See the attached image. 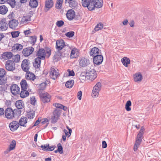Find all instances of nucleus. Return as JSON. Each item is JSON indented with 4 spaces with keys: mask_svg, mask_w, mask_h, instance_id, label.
Segmentation results:
<instances>
[{
    "mask_svg": "<svg viewBox=\"0 0 161 161\" xmlns=\"http://www.w3.org/2000/svg\"><path fill=\"white\" fill-rule=\"evenodd\" d=\"M5 68L6 69L12 71L15 69V64L11 61H8L6 62Z\"/></svg>",
    "mask_w": 161,
    "mask_h": 161,
    "instance_id": "9b49d317",
    "label": "nucleus"
},
{
    "mask_svg": "<svg viewBox=\"0 0 161 161\" xmlns=\"http://www.w3.org/2000/svg\"><path fill=\"white\" fill-rule=\"evenodd\" d=\"M11 92L12 94L16 95L19 92L20 88L16 84L12 85L10 87Z\"/></svg>",
    "mask_w": 161,
    "mask_h": 161,
    "instance_id": "ddd939ff",
    "label": "nucleus"
},
{
    "mask_svg": "<svg viewBox=\"0 0 161 161\" xmlns=\"http://www.w3.org/2000/svg\"><path fill=\"white\" fill-rule=\"evenodd\" d=\"M107 145L106 142L104 141H103L102 142V148H105L107 147Z\"/></svg>",
    "mask_w": 161,
    "mask_h": 161,
    "instance_id": "338daca9",
    "label": "nucleus"
},
{
    "mask_svg": "<svg viewBox=\"0 0 161 161\" xmlns=\"http://www.w3.org/2000/svg\"><path fill=\"white\" fill-rule=\"evenodd\" d=\"M16 142L15 140H13L10 143L8 147L5 151V153H8L12 150H14L16 147Z\"/></svg>",
    "mask_w": 161,
    "mask_h": 161,
    "instance_id": "dca6fc26",
    "label": "nucleus"
},
{
    "mask_svg": "<svg viewBox=\"0 0 161 161\" xmlns=\"http://www.w3.org/2000/svg\"><path fill=\"white\" fill-rule=\"evenodd\" d=\"M6 83L5 80H4L2 78H0V85H3Z\"/></svg>",
    "mask_w": 161,
    "mask_h": 161,
    "instance_id": "69168bd1",
    "label": "nucleus"
},
{
    "mask_svg": "<svg viewBox=\"0 0 161 161\" xmlns=\"http://www.w3.org/2000/svg\"><path fill=\"white\" fill-rule=\"evenodd\" d=\"M103 27V24L101 23H98L95 27L94 30L95 31H98L102 30Z\"/></svg>",
    "mask_w": 161,
    "mask_h": 161,
    "instance_id": "c03bdc74",
    "label": "nucleus"
},
{
    "mask_svg": "<svg viewBox=\"0 0 161 161\" xmlns=\"http://www.w3.org/2000/svg\"><path fill=\"white\" fill-rule=\"evenodd\" d=\"M15 105L16 107L19 109H22L24 107V103L23 101L21 100L17 101Z\"/></svg>",
    "mask_w": 161,
    "mask_h": 161,
    "instance_id": "c9c22d12",
    "label": "nucleus"
},
{
    "mask_svg": "<svg viewBox=\"0 0 161 161\" xmlns=\"http://www.w3.org/2000/svg\"><path fill=\"white\" fill-rule=\"evenodd\" d=\"M74 35V32L72 31H69L65 34V35L69 37H72Z\"/></svg>",
    "mask_w": 161,
    "mask_h": 161,
    "instance_id": "4d7b16f0",
    "label": "nucleus"
},
{
    "mask_svg": "<svg viewBox=\"0 0 161 161\" xmlns=\"http://www.w3.org/2000/svg\"><path fill=\"white\" fill-rule=\"evenodd\" d=\"M21 67L23 71L27 72L30 67L29 60L28 59L23 60L22 62Z\"/></svg>",
    "mask_w": 161,
    "mask_h": 161,
    "instance_id": "423d86ee",
    "label": "nucleus"
},
{
    "mask_svg": "<svg viewBox=\"0 0 161 161\" xmlns=\"http://www.w3.org/2000/svg\"><path fill=\"white\" fill-rule=\"evenodd\" d=\"M8 27V25L5 20L0 21V31H3L6 30Z\"/></svg>",
    "mask_w": 161,
    "mask_h": 161,
    "instance_id": "aec40b11",
    "label": "nucleus"
},
{
    "mask_svg": "<svg viewBox=\"0 0 161 161\" xmlns=\"http://www.w3.org/2000/svg\"><path fill=\"white\" fill-rule=\"evenodd\" d=\"M90 0H82L81 4L82 6L84 7H87L88 4L90 2Z\"/></svg>",
    "mask_w": 161,
    "mask_h": 161,
    "instance_id": "8fccbe9b",
    "label": "nucleus"
},
{
    "mask_svg": "<svg viewBox=\"0 0 161 161\" xmlns=\"http://www.w3.org/2000/svg\"><path fill=\"white\" fill-rule=\"evenodd\" d=\"M49 74L51 78L53 80L56 79L59 75L58 70L53 68H51Z\"/></svg>",
    "mask_w": 161,
    "mask_h": 161,
    "instance_id": "39448f33",
    "label": "nucleus"
},
{
    "mask_svg": "<svg viewBox=\"0 0 161 161\" xmlns=\"http://www.w3.org/2000/svg\"><path fill=\"white\" fill-rule=\"evenodd\" d=\"M103 57L102 55L99 54L96 55L93 57V63L99 65L101 64L103 61Z\"/></svg>",
    "mask_w": 161,
    "mask_h": 161,
    "instance_id": "9d476101",
    "label": "nucleus"
},
{
    "mask_svg": "<svg viewBox=\"0 0 161 161\" xmlns=\"http://www.w3.org/2000/svg\"><path fill=\"white\" fill-rule=\"evenodd\" d=\"M79 78L82 82H84L85 81L86 79H87L86 73H85L83 72L81 73Z\"/></svg>",
    "mask_w": 161,
    "mask_h": 161,
    "instance_id": "7c9ffc66",
    "label": "nucleus"
},
{
    "mask_svg": "<svg viewBox=\"0 0 161 161\" xmlns=\"http://www.w3.org/2000/svg\"><path fill=\"white\" fill-rule=\"evenodd\" d=\"M60 110L56 108L53 111L51 119L53 122H56L58 119L60 115Z\"/></svg>",
    "mask_w": 161,
    "mask_h": 161,
    "instance_id": "6e6552de",
    "label": "nucleus"
},
{
    "mask_svg": "<svg viewBox=\"0 0 161 161\" xmlns=\"http://www.w3.org/2000/svg\"><path fill=\"white\" fill-rule=\"evenodd\" d=\"M64 24V22L62 20L58 21L56 22V25L58 27H60Z\"/></svg>",
    "mask_w": 161,
    "mask_h": 161,
    "instance_id": "bf43d9fd",
    "label": "nucleus"
},
{
    "mask_svg": "<svg viewBox=\"0 0 161 161\" xmlns=\"http://www.w3.org/2000/svg\"><path fill=\"white\" fill-rule=\"evenodd\" d=\"M6 73V71L3 69H0V77H3Z\"/></svg>",
    "mask_w": 161,
    "mask_h": 161,
    "instance_id": "13d9d810",
    "label": "nucleus"
},
{
    "mask_svg": "<svg viewBox=\"0 0 161 161\" xmlns=\"http://www.w3.org/2000/svg\"><path fill=\"white\" fill-rule=\"evenodd\" d=\"M30 21H31V16L30 15H25L21 18L20 23L21 24H26Z\"/></svg>",
    "mask_w": 161,
    "mask_h": 161,
    "instance_id": "393cba45",
    "label": "nucleus"
},
{
    "mask_svg": "<svg viewBox=\"0 0 161 161\" xmlns=\"http://www.w3.org/2000/svg\"><path fill=\"white\" fill-rule=\"evenodd\" d=\"M94 9L100 8L103 6V0H93Z\"/></svg>",
    "mask_w": 161,
    "mask_h": 161,
    "instance_id": "412c9836",
    "label": "nucleus"
},
{
    "mask_svg": "<svg viewBox=\"0 0 161 161\" xmlns=\"http://www.w3.org/2000/svg\"><path fill=\"white\" fill-rule=\"evenodd\" d=\"M69 4L70 7L75 8L77 5V3L75 0H73L72 2H70Z\"/></svg>",
    "mask_w": 161,
    "mask_h": 161,
    "instance_id": "864d4df0",
    "label": "nucleus"
},
{
    "mask_svg": "<svg viewBox=\"0 0 161 161\" xmlns=\"http://www.w3.org/2000/svg\"><path fill=\"white\" fill-rule=\"evenodd\" d=\"M79 65L80 66L85 67L90 64L89 60L85 58H82L79 60Z\"/></svg>",
    "mask_w": 161,
    "mask_h": 161,
    "instance_id": "1a4fd4ad",
    "label": "nucleus"
},
{
    "mask_svg": "<svg viewBox=\"0 0 161 161\" xmlns=\"http://www.w3.org/2000/svg\"><path fill=\"white\" fill-rule=\"evenodd\" d=\"M90 2L88 3L87 8L90 11H92L94 9L93 0H90Z\"/></svg>",
    "mask_w": 161,
    "mask_h": 161,
    "instance_id": "79ce46f5",
    "label": "nucleus"
},
{
    "mask_svg": "<svg viewBox=\"0 0 161 161\" xmlns=\"http://www.w3.org/2000/svg\"><path fill=\"white\" fill-rule=\"evenodd\" d=\"M5 117L8 119H13L14 117V113L11 108H7L5 112Z\"/></svg>",
    "mask_w": 161,
    "mask_h": 161,
    "instance_id": "20e7f679",
    "label": "nucleus"
},
{
    "mask_svg": "<svg viewBox=\"0 0 161 161\" xmlns=\"http://www.w3.org/2000/svg\"><path fill=\"white\" fill-rule=\"evenodd\" d=\"M19 125V124L18 121H13L9 124V126L10 130L14 131L17 129Z\"/></svg>",
    "mask_w": 161,
    "mask_h": 161,
    "instance_id": "f8f14e48",
    "label": "nucleus"
},
{
    "mask_svg": "<svg viewBox=\"0 0 161 161\" xmlns=\"http://www.w3.org/2000/svg\"><path fill=\"white\" fill-rule=\"evenodd\" d=\"M31 103L32 104L34 105L36 102V100L34 97H32L31 98Z\"/></svg>",
    "mask_w": 161,
    "mask_h": 161,
    "instance_id": "052dcab7",
    "label": "nucleus"
},
{
    "mask_svg": "<svg viewBox=\"0 0 161 161\" xmlns=\"http://www.w3.org/2000/svg\"><path fill=\"white\" fill-rule=\"evenodd\" d=\"M20 85L22 90L27 89L28 84L26 80H22L20 82Z\"/></svg>",
    "mask_w": 161,
    "mask_h": 161,
    "instance_id": "58836bf2",
    "label": "nucleus"
},
{
    "mask_svg": "<svg viewBox=\"0 0 161 161\" xmlns=\"http://www.w3.org/2000/svg\"><path fill=\"white\" fill-rule=\"evenodd\" d=\"M13 54L10 52H6L3 53L2 55V57L3 58L7 60L10 59L12 57Z\"/></svg>",
    "mask_w": 161,
    "mask_h": 161,
    "instance_id": "c85d7f7f",
    "label": "nucleus"
},
{
    "mask_svg": "<svg viewBox=\"0 0 161 161\" xmlns=\"http://www.w3.org/2000/svg\"><path fill=\"white\" fill-rule=\"evenodd\" d=\"M57 48L59 50L62 49L65 46V43L63 40H58L56 42Z\"/></svg>",
    "mask_w": 161,
    "mask_h": 161,
    "instance_id": "5701e85b",
    "label": "nucleus"
},
{
    "mask_svg": "<svg viewBox=\"0 0 161 161\" xmlns=\"http://www.w3.org/2000/svg\"><path fill=\"white\" fill-rule=\"evenodd\" d=\"M35 111L33 110H30L27 112V116L30 119H33L35 116Z\"/></svg>",
    "mask_w": 161,
    "mask_h": 161,
    "instance_id": "e433bc0d",
    "label": "nucleus"
},
{
    "mask_svg": "<svg viewBox=\"0 0 161 161\" xmlns=\"http://www.w3.org/2000/svg\"><path fill=\"white\" fill-rule=\"evenodd\" d=\"M7 1L12 7L14 8V7L15 3V0H7Z\"/></svg>",
    "mask_w": 161,
    "mask_h": 161,
    "instance_id": "5fc2aeb1",
    "label": "nucleus"
},
{
    "mask_svg": "<svg viewBox=\"0 0 161 161\" xmlns=\"http://www.w3.org/2000/svg\"><path fill=\"white\" fill-rule=\"evenodd\" d=\"M29 4L31 7L36 8L38 5V3L36 0H31Z\"/></svg>",
    "mask_w": 161,
    "mask_h": 161,
    "instance_id": "a18cd8bd",
    "label": "nucleus"
},
{
    "mask_svg": "<svg viewBox=\"0 0 161 161\" xmlns=\"http://www.w3.org/2000/svg\"><path fill=\"white\" fill-rule=\"evenodd\" d=\"M145 128L143 126H142L141 128V129L137 134L136 137H137L141 139L143 138V135L145 131Z\"/></svg>",
    "mask_w": 161,
    "mask_h": 161,
    "instance_id": "473e14b6",
    "label": "nucleus"
},
{
    "mask_svg": "<svg viewBox=\"0 0 161 161\" xmlns=\"http://www.w3.org/2000/svg\"><path fill=\"white\" fill-rule=\"evenodd\" d=\"M47 85V84L45 82H43L37 85L38 87L39 88V89L38 90L40 91L41 92L42 90H44L46 88Z\"/></svg>",
    "mask_w": 161,
    "mask_h": 161,
    "instance_id": "37998d69",
    "label": "nucleus"
},
{
    "mask_svg": "<svg viewBox=\"0 0 161 161\" xmlns=\"http://www.w3.org/2000/svg\"><path fill=\"white\" fill-rule=\"evenodd\" d=\"M8 11L7 7L5 5H2L0 7V14H4Z\"/></svg>",
    "mask_w": 161,
    "mask_h": 161,
    "instance_id": "4c0bfd02",
    "label": "nucleus"
},
{
    "mask_svg": "<svg viewBox=\"0 0 161 161\" xmlns=\"http://www.w3.org/2000/svg\"><path fill=\"white\" fill-rule=\"evenodd\" d=\"M26 78L27 80H33L35 79V76L33 73L29 72L26 73Z\"/></svg>",
    "mask_w": 161,
    "mask_h": 161,
    "instance_id": "2f4dec72",
    "label": "nucleus"
},
{
    "mask_svg": "<svg viewBox=\"0 0 161 161\" xmlns=\"http://www.w3.org/2000/svg\"><path fill=\"white\" fill-rule=\"evenodd\" d=\"M79 55V51L77 49L74 48H73L71 50L70 54L71 58H77Z\"/></svg>",
    "mask_w": 161,
    "mask_h": 161,
    "instance_id": "2eb2a0df",
    "label": "nucleus"
},
{
    "mask_svg": "<svg viewBox=\"0 0 161 161\" xmlns=\"http://www.w3.org/2000/svg\"><path fill=\"white\" fill-rule=\"evenodd\" d=\"M29 95V92L26 90H22L20 93V97L24 98L27 97Z\"/></svg>",
    "mask_w": 161,
    "mask_h": 161,
    "instance_id": "a19ab883",
    "label": "nucleus"
},
{
    "mask_svg": "<svg viewBox=\"0 0 161 161\" xmlns=\"http://www.w3.org/2000/svg\"><path fill=\"white\" fill-rule=\"evenodd\" d=\"M121 62L123 65L126 67H128L130 64V60L126 57H124L121 59Z\"/></svg>",
    "mask_w": 161,
    "mask_h": 161,
    "instance_id": "cd10ccee",
    "label": "nucleus"
},
{
    "mask_svg": "<svg viewBox=\"0 0 161 161\" xmlns=\"http://www.w3.org/2000/svg\"><path fill=\"white\" fill-rule=\"evenodd\" d=\"M58 152L60 154H62L63 153V147L61 146L60 143H59L58 144Z\"/></svg>",
    "mask_w": 161,
    "mask_h": 161,
    "instance_id": "3c124183",
    "label": "nucleus"
},
{
    "mask_svg": "<svg viewBox=\"0 0 161 161\" xmlns=\"http://www.w3.org/2000/svg\"><path fill=\"white\" fill-rule=\"evenodd\" d=\"M18 22L15 19L11 20L9 23V27L12 29H15L18 26Z\"/></svg>",
    "mask_w": 161,
    "mask_h": 161,
    "instance_id": "bb28decb",
    "label": "nucleus"
},
{
    "mask_svg": "<svg viewBox=\"0 0 161 161\" xmlns=\"http://www.w3.org/2000/svg\"><path fill=\"white\" fill-rule=\"evenodd\" d=\"M53 2L52 0H46L45 10L47 11L53 7Z\"/></svg>",
    "mask_w": 161,
    "mask_h": 161,
    "instance_id": "4be33fe9",
    "label": "nucleus"
},
{
    "mask_svg": "<svg viewBox=\"0 0 161 161\" xmlns=\"http://www.w3.org/2000/svg\"><path fill=\"white\" fill-rule=\"evenodd\" d=\"M142 139L136 137L133 147V150L134 151L136 152L138 150V149L142 141Z\"/></svg>",
    "mask_w": 161,
    "mask_h": 161,
    "instance_id": "a211bd4d",
    "label": "nucleus"
},
{
    "mask_svg": "<svg viewBox=\"0 0 161 161\" xmlns=\"http://www.w3.org/2000/svg\"><path fill=\"white\" fill-rule=\"evenodd\" d=\"M100 54L101 53L99 52V49L96 47L92 48L90 52V56L93 57L96 56V55Z\"/></svg>",
    "mask_w": 161,
    "mask_h": 161,
    "instance_id": "b1692460",
    "label": "nucleus"
},
{
    "mask_svg": "<svg viewBox=\"0 0 161 161\" xmlns=\"http://www.w3.org/2000/svg\"><path fill=\"white\" fill-rule=\"evenodd\" d=\"M75 75V73L73 70L69 69L65 73L64 76L65 77L70 76H73Z\"/></svg>",
    "mask_w": 161,
    "mask_h": 161,
    "instance_id": "c756f323",
    "label": "nucleus"
},
{
    "mask_svg": "<svg viewBox=\"0 0 161 161\" xmlns=\"http://www.w3.org/2000/svg\"><path fill=\"white\" fill-rule=\"evenodd\" d=\"M36 56L40 59H44L46 55V52L45 50L43 49H40L36 53Z\"/></svg>",
    "mask_w": 161,
    "mask_h": 161,
    "instance_id": "4468645a",
    "label": "nucleus"
},
{
    "mask_svg": "<svg viewBox=\"0 0 161 161\" xmlns=\"http://www.w3.org/2000/svg\"><path fill=\"white\" fill-rule=\"evenodd\" d=\"M74 81L73 80H71L69 81H67L66 84V86L68 88H71L73 85Z\"/></svg>",
    "mask_w": 161,
    "mask_h": 161,
    "instance_id": "de8ad7c7",
    "label": "nucleus"
},
{
    "mask_svg": "<svg viewBox=\"0 0 161 161\" xmlns=\"http://www.w3.org/2000/svg\"><path fill=\"white\" fill-rule=\"evenodd\" d=\"M23 46L21 44L19 43H16L12 47V51L15 52L17 51H20L23 49Z\"/></svg>",
    "mask_w": 161,
    "mask_h": 161,
    "instance_id": "a878e982",
    "label": "nucleus"
},
{
    "mask_svg": "<svg viewBox=\"0 0 161 161\" xmlns=\"http://www.w3.org/2000/svg\"><path fill=\"white\" fill-rule=\"evenodd\" d=\"M30 39L31 40V42L33 44H34L35 43L36 40V37L35 36H31L30 37Z\"/></svg>",
    "mask_w": 161,
    "mask_h": 161,
    "instance_id": "680f3d73",
    "label": "nucleus"
},
{
    "mask_svg": "<svg viewBox=\"0 0 161 161\" xmlns=\"http://www.w3.org/2000/svg\"><path fill=\"white\" fill-rule=\"evenodd\" d=\"M48 147H49V144H46L44 145H42L41 147L44 150L47 151V148Z\"/></svg>",
    "mask_w": 161,
    "mask_h": 161,
    "instance_id": "e2e57ef3",
    "label": "nucleus"
},
{
    "mask_svg": "<svg viewBox=\"0 0 161 161\" xmlns=\"http://www.w3.org/2000/svg\"><path fill=\"white\" fill-rule=\"evenodd\" d=\"M102 87V84L100 82H97L93 87L91 93V97L92 98H96L98 97Z\"/></svg>",
    "mask_w": 161,
    "mask_h": 161,
    "instance_id": "f257e3e1",
    "label": "nucleus"
},
{
    "mask_svg": "<svg viewBox=\"0 0 161 161\" xmlns=\"http://www.w3.org/2000/svg\"><path fill=\"white\" fill-rule=\"evenodd\" d=\"M20 58V57L19 55L17 54L14 56V57L13 58V60L14 62L17 63L19 61Z\"/></svg>",
    "mask_w": 161,
    "mask_h": 161,
    "instance_id": "603ef678",
    "label": "nucleus"
},
{
    "mask_svg": "<svg viewBox=\"0 0 161 161\" xmlns=\"http://www.w3.org/2000/svg\"><path fill=\"white\" fill-rule=\"evenodd\" d=\"M132 103L130 101H127L126 103L125 108L126 110L127 111H130L131 110V106Z\"/></svg>",
    "mask_w": 161,
    "mask_h": 161,
    "instance_id": "ea45409f",
    "label": "nucleus"
},
{
    "mask_svg": "<svg viewBox=\"0 0 161 161\" xmlns=\"http://www.w3.org/2000/svg\"><path fill=\"white\" fill-rule=\"evenodd\" d=\"M19 32L18 31H13L11 32V34L13 37L16 38L18 36Z\"/></svg>",
    "mask_w": 161,
    "mask_h": 161,
    "instance_id": "6e6d98bb",
    "label": "nucleus"
},
{
    "mask_svg": "<svg viewBox=\"0 0 161 161\" xmlns=\"http://www.w3.org/2000/svg\"><path fill=\"white\" fill-rule=\"evenodd\" d=\"M86 73L87 79L90 80H93L97 76V74L95 69L93 68H90L87 70Z\"/></svg>",
    "mask_w": 161,
    "mask_h": 161,
    "instance_id": "f03ea898",
    "label": "nucleus"
},
{
    "mask_svg": "<svg viewBox=\"0 0 161 161\" xmlns=\"http://www.w3.org/2000/svg\"><path fill=\"white\" fill-rule=\"evenodd\" d=\"M63 0H57L56 4V7L57 9L61 8L62 6Z\"/></svg>",
    "mask_w": 161,
    "mask_h": 161,
    "instance_id": "49530a36",
    "label": "nucleus"
},
{
    "mask_svg": "<svg viewBox=\"0 0 161 161\" xmlns=\"http://www.w3.org/2000/svg\"><path fill=\"white\" fill-rule=\"evenodd\" d=\"M82 95V92L80 91L78 92L77 97L78 98L79 100H80L81 99V96Z\"/></svg>",
    "mask_w": 161,
    "mask_h": 161,
    "instance_id": "0e129e2a",
    "label": "nucleus"
},
{
    "mask_svg": "<svg viewBox=\"0 0 161 161\" xmlns=\"http://www.w3.org/2000/svg\"><path fill=\"white\" fill-rule=\"evenodd\" d=\"M41 59L39 58L35 59V62L33 63V66L36 68H39L40 66Z\"/></svg>",
    "mask_w": 161,
    "mask_h": 161,
    "instance_id": "f704fd0d",
    "label": "nucleus"
},
{
    "mask_svg": "<svg viewBox=\"0 0 161 161\" xmlns=\"http://www.w3.org/2000/svg\"><path fill=\"white\" fill-rule=\"evenodd\" d=\"M40 97L42 101L44 103L50 102L51 98V95L47 92H42L40 91H38Z\"/></svg>",
    "mask_w": 161,
    "mask_h": 161,
    "instance_id": "7ed1b4c3",
    "label": "nucleus"
},
{
    "mask_svg": "<svg viewBox=\"0 0 161 161\" xmlns=\"http://www.w3.org/2000/svg\"><path fill=\"white\" fill-rule=\"evenodd\" d=\"M49 121V120L47 118L43 119L42 120V124H44Z\"/></svg>",
    "mask_w": 161,
    "mask_h": 161,
    "instance_id": "774afa93",
    "label": "nucleus"
},
{
    "mask_svg": "<svg viewBox=\"0 0 161 161\" xmlns=\"http://www.w3.org/2000/svg\"><path fill=\"white\" fill-rule=\"evenodd\" d=\"M19 125L21 126H26L27 123V118L25 117L21 118L19 120Z\"/></svg>",
    "mask_w": 161,
    "mask_h": 161,
    "instance_id": "72a5a7b5",
    "label": "nucleus"
},
{
    "mask_svg": "<svg viewBox=\"0 0 161 161\" xmlns=\"http://www.w3.org/2000/svg\"><path fill=\"white\" fill-rule=\"evenodd\" d=\"M53 105L56 108H60L61 109H63L64 110H66V108H65V107L64 106L61 104L58 103H55L53 104Z\"/></svg>",
    "mask_w": 161,
    "mask_h": 161,
    "instance_id": "09e8293b",
    "label": "nucleus"
},
{
    "mask_svg": "<svg viewBox=\"0 0 161 161\" xmlns=\"http://www.w3.org/2000/svg\"><path fill=\"white\" fill-rule=\"evenodd\" d=\"M34 49L32 47H30L23 49V53L25 56H28L34 51Z\"/></svg>",
    "mask_w": 161,
    "mask_h": 161,
    "instance_id": "f3484780",
    "label": "nucleus"
},
{
    "mask_svg": "<svg viewBox=\"0 0 161 161\" xmlns=\"http://www.w3.org/2000/svg\"><path fill=\"white\" fill-rule=\"evenodd\" d=\"M75 13L73 10H69L66 14V16L68 19L69 20H72L75 17Z\"/></svg>",
    "mask_w": 161,
    "mask_h": 161,
    "instance_id": "6ab92c4d",
    "label": "nucleus"
},
{
    "mask_svg": "<svg viewBox=\"0 0 161 161\" xmlns=\"http://www.w3.org/2000/svg\"><path fill=\"white\" fill-rule=\"evenodd\" d=\"M134 81L137 83L140 82L143 79V76L141 73L137 72L133 75Z\"/></svg>",
    "mask_w": 161,
    "mask_h": 161,
    "instance_id": "0eeeda50",
    "label": "nucleus"
}]
</instances>
